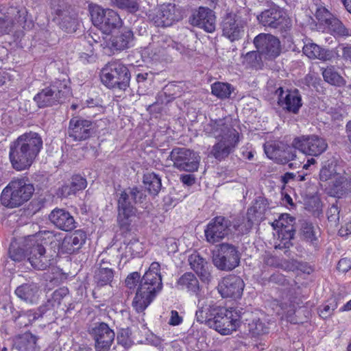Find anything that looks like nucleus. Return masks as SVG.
I'll return each mask as SVG.
<instances>
[{"label":"nucleus","instance_id":"1","mask_svg":"<svg viewBox=\"0 0 351 351\" xmlns=\"http://www.w3.org/2000/svg\"><path fill=\"white\" fill-rule=\"evenodd\" d=\"M40 135L34 132L20 135L10 145L9 157L12 167L17 171L28 169L43 148Z\"/></svg>","mask_w":351,"mask_h":351},{"label":"nucleus","instance_id":"2","mask_svg":"<svg viewBox=\"0 0 351 351\" xmlns=\"http://www.w3.org/2000/svg\"><path fill=\"white\" fill-rule=\"evenodd\" d=\"M160 264L153 262L141 279L132 306L137 313H143L162 288Z\"/></svg>","mask_w":351,"mask_h":351},{"label":"nucleus","instance_id":"3","mask_svg":"<svg viewBox=\"0 0 351 351\" xmlns=\"http://www.w3.org/2000/svg\"><path fill=\"white\" fill-rule=\"evenodd\" d=\"M117 196L118 197V224L121 230L129 231L136 217V208L134 204L143 203L146 199V195L142 189L133 186L117 193Z\"/></svg>","mask_w":351,"mask_h":351},{"label":"nucleus","instance_id":"4","mask_svg":"<svg viewBox=\"0 0 351 351\" xmlns=\"http://www.w3.org/2000/svg\"><path fill=\"white\" fill-rule=\"evenodd\" d=\"M34 192L33 184L25 178H14L3 190L1 204L9 208H16L28 201Z\"/></svg>","mask_w":351,"mask_h":351},{"label":"nucleus","instance_id":"5","mask_svg":"<svg viewBox=\"0 0 351 351\" xmlns=\"http://www.w3.org/2000/svg\"><path fill=\"white\" fill-rule=\"evenodd\" d=\"M130 77L128 69L119 61H112L106 64L101 76L106 86L119 90H125L129 86Z\"/></svg>","mask_w":351,"mask_h":351},{"label":"nucleus","instance_id":"6","mask_svg":"<svg viewBox=\"0 0 351 351\" xmlns=\"http://www.w3.org/2000/svg\"><path fill=\"white\" fill-rule=\"evenodd\" d=\"M259 23L266 27L287 33L292 28V20L285 10L279 7L265 10L257 16Z\"/></svg>","mask_w":351,"mask_h":351},{"label":"nucleus","instance_id":"7","mask_svg":"<svg viewBox=\"0 0 351 351\" xmlns=\"http://www.w3.org/2000/svg\"><path fill=\"white\" fill-rule=\"evenodd\" d=\"M69 94L70 89L65 82L58 81L43 89L34 96V99L39 108H45L62 103Z\"/></svg>","mask_w":351,"mask_h":351},{"label":"nucleus","instance_id":"8","mask_svg":"<svg viewBox=\"0 0 351 351\" xmlns=\"http://www.w3.org/2000/svg\"><path fill=\"white\" fill-rule=\"evenodd\" d=\"M90 14L93 24L106 34L121 25L119 14L111 9H104L97 5H90Z\"/></svg>","mask_w":351,"mask_h":351},{"label":"nucleus","instance_id":"9","mask_svg":"<svg viewBox=\"0 0 351 351\" xmlns=\"http://www.w3.org/2000/svg\"><path fill=\"white\" fill-rule=\"evenodd\" d=\"M169 158L175 168L188 172L197 171L201 159L197 153L185 147H174Z\"/></svg>","mask_w":351,"mask_h":351},{"label":"nucleus","instance_id":"10","mask_svg":"<svg viewBox=\"0 0 351 351\" xmlns=\"http://www.w3.org/2000/svg\"><path fill=\"white\" fill-rule=\"evenodd\" d=\"M214 265L221 271H231L240 263V253L237 247L228 243L219 245L217 253L213 256Z\"/></svg>","mask_w":351,"mask_h":351},{"label":"nucleus","instance_id":"11","mask_svg":"<svg viewBox=\"0 0 351 351\" xmlns=\"http://www.w3.org/2000/svg\"><path fill=\"white\" fill-rule=\"evenodd\" d=\"M240 320L236 313L228 309L218 307L215 316L210 319L208 326L223 335H228L239 327Z\"/></svg>","mask_w":351,"mask_h":351},{"label":"nucleus","instance_id":"12","mask_svg":"<svg viewBox=\"0 0 351 351\" xmlns=\"http://www.w3.org/2000/svg\"><path fill=\"white\" fill-rule=\"evenodd\" d=\"M88 332L94 341L95 351L110 350L115 337L112 329L105 322H97L90 325Z\"/></svg>","mask_w":351,"mask_h":351},{"label":"nucleus","instance_id":"13","mask_svg":"<svg viewBox=\"0 0 351 351\" xmlns=\"http://www.w3.org/2000/svg\"><path fill=\"white\" fill-rule=\"evenodd\" d=\"M292 145L304 154L312 156H320L328 147L326 140L317 135L295 137L292 141Z\"/></svg>","mask_w":351,"mask_h":351},{"label":"nucleus","instance_id":"14","mask_svg":"<svg viewBox=\"0 0 351 351\" xmlns=\"http://www.w3.org/2000/svg\"><path fill=\"white\" fill-rule=\"evenodd\" d=\"M204 132L208 136L218 140L239 138V133L232 127L231 119L229 117L211 120L204 125Z\"/></svg>","mask_w":351,"mask_h":351},{"label":"nucleus","instance_id":"15","mask_svg":"<svg viewBox=\"0 0 351 351\" xmlns=\"http://www.w3.org/2000/svg\"><path fill=\"white\" fill-rule=\"evenodd\" d=\"M232 222L223 216L212 219L204 230L206 241L214 244L219 242L230 233Z\"/></svg>","mask_w":351,"mask_h":351},{"label":"nucleus","instance_id":"16","mask_svg":"<svg viewBox=\"0 0 351 351\" xmlns=\"http://www.w3.org/2000/svg\"><path fill=\"white\" fill-rule=\"evenodd\" d=\"M53 21L67 33L75 32L80 25L76 13L70 7L58 5L51 12Z\"/></svg>","mask_w":351,"mask_h":351},{"label":"nucleus","instance_id":"17","mask_svg":"<svg viewBox=\"0 0 351 351\" xmlns=\"http://www.w3.org/2000/svg\"><path fill=\"white\" fill-rule=\"evenodd\" d=\"M28 261L35 269L45 270L53 264V256L36 240L29 247Z\"/></svg>","mask_w":351,"mask_h":351},{"label":"nucleus","instance_id":"18","mask_svg":"<svg viewBox=\"0 0 351 351\" xmlns=\"http://www.w3.org/2000/svg\"><path fill=\"white\" fill-rule=\"evenodd\" d=\"M258 53L267 58H274L280 53V40L269 34H260L254 40Z\"/></svg>","mask_w":351,"mask_h":351},{"label":"nucleus","instance_id":"19","mask_svg":"<svg viewBox=\"0 0 351 351\" xmlns=\"http://www.w3.org/2000/svg\"><path fill=\"white\" fill-rule=\"evenodd\" d=\"M278 95V104L284 110L293 114H298L302 106V97L298 89L286 90L282 87L276 91Z\"/></svg>","mask_w":351,"mask_h":351},{"label":"nucleus","instance_id":"20","mask_svg":"<svg viewBox=\"0 0 351 351\" xmlns=\"http://www.w3.org/2000/svg\"><path fill=\"white\" fill-rule=\"evenodd\" d=\"M193 26L204 29L208 33H213L216 29V16L215 12L206 7H199L189 19Z\"/></svg>","mask_w":351,"mask_h":351},{"label":"nucleus","instance_id":"21","mask_svg":"<svg viewBox=\"0 0 351 351\" xmlns=\"http://www.w3.org/2000/svg\"><path fill=\"white\" fill-rule=\"evenodd\" d=\"M93 129V122L81 117H74L69 121L67 134L75 141L88 138Z\"/></svg>","mask_w":351,"mask_h":351},{"label":"nucleus","instance_id":"22","mask_svg":"<svg viewBox=\"0 0 351 351\" xmlns=\"http://www.w3.org/2000/svg\"><path fill=\"white\" fill-rule=\"evenodd\" d=\"M244 286V282L239 276L228 275L219 284L218 290L223 298L237 299L241 298Z\"/></svg>","mask_w":351,"mask_h":351},{"label":"nucleus","instance_id":"23","mask_svg":"<svg viewBox=\"0 0 351 351\" xmlns=\"http://www.w3.org/2000/svg\"><path fill=\"white\" fill-rule=\"evenodd\" d=\"M182 18L180 11L175 4H163L158 9L153 21L156 26L168 27L174 21H178Z\"/></svg>","mask_w":351,"mask_h":351},{"label":"nucleus","instance_id":"24","mask_svg":"<svg viewBox=\"0 0 351 351\" xmlns=\"http://www.w3.org/2000/svg\"><path fill=\"white\" fill-rule=\"evenodd\" d=\"M221 27L223 36L232 42L240 39L244 32L241 21L234 13H228L224 16Z\"/></svg>","mask_w":351,"mask_h":351},{"label":"nucleus","instance_id":"25","mask_svg":"<svg viewBox=\"0 0 351 351\" xmlns=\"http://www.w3.org/2000/svg\"><path fill=\"white\" fill-rule=\"evenodd\" d=\"M317 17L328 25L335 36L346 38L351 36V29L347 28L338 19L330 18V13L325 8L317 12Z\"/></svg>","mask_w":351,"mask_h":351},{"label":"nucleus","instance_id":"26","mask_svg":"<svg viewBox=\"0 0 351 351\" xmlns=\"http://www.w3.org/2000/svg\"><path fill=\"white\" fill-rule=\"evenodd\" d=\"M50 221L60 230L68 232L75 228L73 217L66 210L53 209L49 215Z\"/></svg>","mask_w":351,"mask_h":351},{"label":"nucleus","instance_id":"27","mask_svg":"<svg viewBox=\"0 0 351 351\" xmlns=\"http://www.w3.org/2000/svg\"><path fill=\"white\" fill-rule=\"evenodd\" d=\"M191 268L198 275L203 282L209 283L213 279L210 265L199 253L195 252L188 258Z\"/></svg>","mask_w":351,"mask_h":351},{"label":"nucleus","instance_id":"28","mask_svg":"<svg viewBox=\"0 0 351 351\" xmlns=\"http://www.w3.org/2000/svg\"><path fill=\"white\" fill-rule=\"evenodd\" d=\"M299 300L291 291H283L279 298L274 300V305L280 307L282 312L278 311V314H285L289 318L295 313Z\"/></svg>","mask_w":351,"mask_h":351},{"label":"nucleus","instance_id":"29","mask_svg":"<svg viewBox=\"0 0 351 351\" xmlns=\"http://www.w3.org/2000/svg\"><path fill=\"white\" fill-rule=\"evenodd\" d=\"M302 51L310 59L327 61L330 60L334 57L332 51L322 48L310 39H306L304 41Z\"/></svg>","mask_w":351,"mask_h":351},{"label":"nucleus","instance_id":"30","mask_svg":"<svg viewBox=\"0 0 351 351\" xmlns=\"http://www.w3.org/2000/svg\"><path fill=\"white\" fill-rule=\"evenodd\" d=\"M134 34L131 29L123 28L111 37L109 46L112 50L123 51L132 46Z\"/></svg>","mask_w":351,"mask_h":351},{"label":"nucleus","instance_id":"31","mask_svg":"<svg viewBox=\"0 0 351 351\" xmlns=\"http://www.w3.org/2000/svg\"><path fill=\"white\" fill-rule=\"evenodd\" d=\"M14 293L22 301L29 304H34L39 299L40 291L36 283L27 282L17 287Z\"/></svg>","mask_w":351,"mask_h":351},{"label":"nucleus","instance_id":"32","mask_svg":"<svg viewBox=\"0 0 351 351\" xmlns=\"http://www.w3.org/2000/svg\"><path fill=\"white\" fill-rule=\"evenodd\" d=\"M238 141L239 138L219 139L213 146L210 154L215 159L221 161L234 152Z\"/></svg>","mask_w":351,"mask_h":351},{"label":"nucleus","instance_id":"33","mask_svg":"<svg viewBox=\"0 0 351 351\" xmlns=\"http://www.w3.org/2000/svg\"><path fill=\"white\" fill-rule=\"evenodd\" d=\"M38 339V337L31 332H25L15 338L14 346L16 349L21 351H39Z\"/></svg>","mask_w":351,"mask_h":351},{"label":"nucleus","instance_id":"34","mask_svg":"<svg viewBox=\"0 0 351 351\" xmlns=\"http://www.w3.org/2000/svg\"><path fill=\"white\" fill-rule=\"evenodd\" d=\"M176 287L178 289L186 290L193 294H197L199 291V281L191 272H186L182 275L177 280Z\"/></svg>","mask_w":351,"mask_h":351},{"label":"nucleus","instance_id":"35","mask_svg":"<svg viewBox=\"0 0 351 351\" xmlns=\"http://www.w3.org/2000/svg\"><path fill=\"white\" fill-rule=\"evenodd\" d=\"M218 307L205 301L199 302L198 309L195 313L197 322L201 324L205 323L208 326L210 319L215 316Z\"/></svg>","mask_w":351,"mask_h":351},{"label":"nucleus","instance_id":"36","mask_svg":"<svg viewBox=\"0 0 351 351\" xmlns=\"http://www.w3.org/2000/svg\"><path fill=\"white\" fill-rule=\"evenodd\" d=\"M321 70L324 81L329 84L339 87L346 84V80L338 73L335 66L330 65L326 68L322 67Z\"/></svg>","mask_w":351,"mask_h":351},{"label":"nucleus","instance_id":"37","mask_svg":"<svg viewBox=\"0 0 351 351\" xmlns=\"http://www.w3.org/2000/svg\"><path fill=\"white\" fill-rule=\"evenodd\" d=\"M331 193L337 197L351 193V179L340 176H337L335 180L332 181Z\"/></svg>","mask_w":351,"mask_h":351},{"label":"nucleus","instance_id":"38","mask_svg":"<svg viewBox=\"0 0 351 351\" xmlns=\"http://www.w3.org/2000/svg\"><path fill=\"white\" fill-rule=\"evenodd\" d=\"M301 232L304 240L309 242L314 247H318L319 230L317 227L304 221L301 226Z\"/></svg>","mask_w":351,"mask_h":351},{"label":"nucleus","instance_id":"39","mask_svg":"<svg viewBox=\"0 0 351 351\" xmlns=\"http://www.w3.org/2000/svg\"><path fill=\"white\" fill-rule=\"evenodd\" d=\"M143 182L150 195H157L161 189V179L154 172L144 174Z\"/></svg>","mask_w":351,"mask_h":351},{"label":"nucleus","instance_id":"40","mask_svg":"<svg viewBox=\"0 0 351 351\" xmlns=\"http://www.w3.org/2000/svg\"><path fill=\"white\" fill-rule=\"evenodd\" d=\"M339 170L335 160H328L320 170L319 179L322 182L331 179L335 180L337 176H341Z\"/></svg>","mask_w":351,"mask_h":351},{"label":"nucleus","instance_id":"41","mask_svg":"<svg viewBox=\"0 0 351 351\" xmlns=\"http://www.w3.org/2000/svg\"><path fill=\"white\" fill-rule=\"evenodd\" d=\"M234 90V87L226 82H216L211 85L212 94L221 99L229 98Z\"/></svg>","mask_w":351,"mask_h":351},{"label":"nucleus","instance_id":"42","mask_svg":"<svg viewBox=\"0 0 351 351\" xmlns=\"http://www.w3.org/2000/svg\"><path fill=\"white\" fill-rule=\"evenodd\" d=\"M114 277V271L110 267H99L95 273L94 278L97 285L103 287L110 284Z\"/></svg>","mask_w":351,"mask_h":351},{"label":"nucleus","instance_id":"43","mask_svg":"<svg viewBox=\"0 0 351 351\" xmlns=\"http://www.w3.org/2000/svg\"><path fill=\"white\" fill-rule=\"evenodd\" d=\"M267 204L264 199L256 200L254 205L248 209L247 222L246 225L247 226V228H246L245 232H247L253 225L252 219L250 217V215L255 214L257 215L258 217H262V216L265 214Z\"/></svg>","mask_w":351,"mask_h":351},{"label":"nucleus","instance_id":"44","mask_svg":"<svg viewBox=\"0 0 351 351\" xmlns=\"http://www.w3.org/2000/svg\"><path fill=\"white\" fill-rule=\"evenodd\" d=\"M93 42L97 44L98 42L95 40L93 37H87L84 41V47L86 49V52H82L80 54V60L82 63H88L95 61V57H94V48L93 46Z\"/></svg>","mask_w":351,"mask_h":351},{"label":"nucleus","instance_id":"45","mask_svg":"<svg viewBox=\"0 0 351 351\" xmlns=\"http://www.w3.org/2000/svg\"><path fill=\"white\" fill-rule=\"evenodd\" d=\"M282 227L284 226L283 223H281ZM280 234L282 235V241L276 245V248L279 249H289L292 245L291 240L293 239L295 234V229L293 226H287L282 228Z\"/></svg>","mask_w":351,"mask_h":351},{"label":"nucleus","instance_id":"46","mask_svg":"<svg viewBox=\"0 0 351 351\" xmlns=\"http://www.w3.org/2000/svg\"><path fill=\"white\" fill-rule=\"evenodd\" d=\"M249 330L254 336H259L269 332V328L259 318L254 319L248 324Z\"/></svg>","mask_w":351,"mask_h":351},{"label":"nucleus","instance_id":"47","mask_svg":"<svg viewBox=\"0 0 351 351\" xmlns=\"http://www.w3.org/2000/svg\"><path fill=\"white\" fill-rule=\"evenodd\" d=\"M172 44V40L165 36H160L158 37L156 43H154L155 54H163L164 52L167 50Z\"/></svg>","mask_w":351,"mask_h":351},{"label":"nucleus","instance_id":"48","mask_svg":"<svg viewBox=\"0 0 351 351\" xmlns=\"http://www.w3.org/2000/svg\"><path fill=\"white\" fill-rule=\"evenodd\" d=\"M69 237L71 239V242L74 245V248L77 251L85 243L86 234L84 231L78 230L75 231V232H73L72 234L69 235Z\"/></svg>","mask_w":351,"mask_h":351},{"label":"nucleus","instance_id":"49","mask_svg":"<svg viewBox=\"0 0 351 351\" xmlns=\"http://www.w3.org/2000/svg\"><path fill=\"white\" fill-rule=\"evenodd\" d=\"M15 23L9 16L0 18V34H10L14 29Z\"/></svg>","mask_w":351,"mask_h":351},{"label":"nucleus","instance_id":"50","mask_svg":"<svg viewBox=\"0 0 351 351\" xmlns=\"http://www.w3.org/2000/svg\"><path fill=\"white\" fill-rule=\"evenodd\" d=\"M297 148H295L292 145L291 147H287L283 152L280 151V157L278 160V163L285 164L290 160H293L296 157Z\"/></svg>","mask_w":351,"mask_h":351},{"label":"nucleus","instance_id":"51","mask_svg":"<svg viewBox=\"0 0 351 351\" xmlns=\"http://www.w3.org/2000/svg\"><path fill=\"white\" fill-rule=\"evenodd\" d=\"M337 307V303L335 298H330L327 304H325L322 308H319V315L322 318H326L330 315Z\"/></svg>","mask_w":351,"mask_h":351},{"label":"nucleus","instance_id":"52","mask_svg":"<svg viewBox=\"0 0 351 351\" xmlns=\"http://www.w3.org/2000/svg\"><path fill=\"white\" fill-rule=\"evenodd\" d=\"M264 151L268 158L275 160L278 163L280 157V150L272 143H266L264 145Z\"/></svg>","mask_w":351,"mask_h":351},{"label":"nucleus","instance_id":"53","mask_svg":"<svg viewBox=\"0 0 351 351\" xmlns=\"http://www.w3.org/2000/svg\"><path fill=\"white\" fill-rule=\"evenodd\" d=\"M59 250L64 254H73L77 251V250L74 248V245L69 236H66L63 239L62 243L59 245Z\"/></svg>","mask_w":351,"mask_h":351},{"label":"nucleus","instance_id":"54","mask_svg":"<svg viewBox=\"0 0 351 351\" xmlns=\"http://www.w3.org/2000/svg\"><path fill=\"white\" fill-rule=\"evenodd\" d=\"M72 187L76 191H81L86 187L87 182L83 177L76 175L73 176L71 182L70 184Z\"/></svg>","mask_w":351,"mask_h":351},{"label":"nucleus","instance_id":"55","mask_svg":"<svg viewBox=\"0 0 351 351\" xmlns=\"http://www.w3.org/2000/svg\"><path fill=\"white\" fill-rule=\"evenodd\" d=\"M9 255L12 260L16 262H20L25 259V254L23 249L12 246L9 249Z\"/></svg>","mask_w":351,"mask_h":351},{"label":"nucleus","instance_id":"56","mask_svg":"<svg viewBox=\"0 0 351 351\" xmlns=\"http://www.w3.org/2000/svg\"><path fill=\"white\" fill-rule=\"evenodd\" d=\"M140 278L141 276L138 272L135 271L130 274L125 280L126 287L130 289H134L137 284L140 283Z\"/></svg>","mask_w":351,"mask_h":351},{"label":"nucleus","instance_id":"57","mask_svg":"<svg viewBox=\"0 0 351 351\" xmlns=\"http://www.w3.org/2000/svg\"><path fill=\"white\" fill-rule=\"evenodd\" d=\"M69 294V289L64 287H60L52 293L51 300L53 302L60 304L61 301L63 298L67 296Z\"/></svg>","mask_w":351,"mask_h":351},{"label":"nucleus","instance_id":"58","mask_svg":"<svg viewBox=\"0 0 351 351\" xmlns=\"http://www.w3.org/2000/svg\"><path fill=\"white\" fill-rule=\"evenodd\" d=\"M339 208L337 204H332L327 210V217L329 221L337 223L339 220Z\"/></svg>","mask_w":351,"mask_h":351},{"label":"nucleus","instance_id":"59","mask_svg":"<svg viewBox=\"0 0 351 351\" xmlns=\"http://www.w3.org/2000/svg\"><path fill=\"white\" fill-rule=\"evenodd\" d=\"M33 321L32 317H29L28 315V311L25 313L19 315V317L15 319V322L19 327L27 326Z\"/></svg>","mask_w":351,"mask_h":351},{"label":"nucleus","instance_id":"60","mask_svg":"<svg viewBox=\"0 0 351 351\" xmlns=\"http://www.w3.org/2000/svg\"><path fill=\"white\" fill-rule=\"evenodd\" d=\"M49 305L48 304H44L40 306L36 311H28V315L29 317H32L33 320L38 319L40 317H42L43 315L46 313V312L49 310Z\"/></svg>","mask_w":351,"mask_h":351},{"label":"nucleus","instance_id":"61","mask_svg":"<svg viewBox=\"0 0 351 351\" xmlns=\"http://www.w3.org/2000/svg\"><path fill=\"white\" fill-rule=\"evenodd\" d=\"M351 269V260L348 258H341L337 264V269L343 273L348 271Z\"/></svg>","mask_w":351,"mask_h":351},{"label":"nucleus","instance_id":"62","mask_svg":"<svg viewBox=\"0 0 351 351\" xmlns=\"http://www.w3.org/2000/svg\"><path fill=\"white\" fill-rule=\"evenodd\" d=\"M182 317L179 315L176 311H171L169 324L171 326H178L182 322Z\"/></svg>","mask_w":351,"mask_h":351},{"label":"nucleus","instance_id":"63","mask_svg":"<svg viewBox=\"0 0 351 351\" xmlns=\"http://www.w3.org/2000/svg\"><path fill=\"white\" fill-rule=\"evenodd\" d=\"M61 195L67 197L77 192L71 184L64 185L60 190Z\"/></svg>","mask_w":351,"mask_h":351},{"label":"nucleus","instance_id":"64","mask_svg":"<svg viewBox=\"0 0 351 351\" xmlns=\"http://www.w3.org/2000/svg\"><path fill=\"white\" fill-rule=\"evenodd\" d=\"M180 180L184 184L192 186L195 182V177L193 174H185L180 176Z\"/></svg>","mask_w":351,"mask_h":351}]
</instances>
